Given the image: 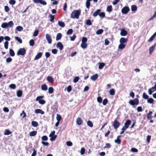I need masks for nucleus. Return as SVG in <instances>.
I'll return each mask as SVG.
<instances>
[{
	"mask_svg": "<svg viewBox=\"0 0 156 156\" xmlns=\"http://www.w3.org/2000/svg\"><path fill=\"white\" fill-rule=\"evenodd\" d=\"M37 131H34L30 132L29 133V135L31 136H34L37 134Z\"/></svg>",
	"mask_w": 156,
	"mask_h": 156,
	"instance_id": "24",
	"label": "nucleus"
},
{
	"mask_svg": "<svg viewBox=\"0 0 156 156\" xmlns=\"http://www.w3.org/2000/svg\"><path fill=\"white\" fill-rule=\"evenodd\" d=\"M121 140L117 138L116 140H115V143L120 144Z\"/></svg>",
	"mask_w": 156,
	"mask_h": 156,
	"instance_id": "63",
	"label": "nucleus"
},
{
	"mask_svg": "<svg viewBox=\"0 0 156 156\" xmlns=\"http://www.w3.org/2000/svg\"><path fill=\"white\" fill-rule=\"evenodd\" d=\"M26 53V50L24 48H20L17 51V55H24Z\"/></svg>",
	"mask_w": 156,
	"mask_h": 156,
	"instance_id": "4",
	"label": "nucleus"
},
{
	"mask_svg": "<svg viewBox=\"0 0 156 156\" xmlns=\"http://www.w3.org/2000/svg\"><path fill=\"white\" fill-rule=\"evenodd\" d=\"M131 121L129 119L127 120L124 124L125 126L124 127L127 128L128 127Z\"/></svg>",
	"mask_w": 156,
	"mask_h": 156,
	"instance_id": "17",
	"label": "nucleus"
},
{
	"mask_svg": "<svg viewBox=\"0 0 156 156\" xmlns=\"http://www.w3.org/2000/svg\"><path fill=\"white\" fill-rule=\"evenodd\" d=\"M98 77V75L97 74H94L90 77V79L93 80H96Z\"/></svg>",
	"mask_w": 156,
	"mask_h": 156,
	"instance_id": "22",
	"label": "nucleus"
},
{
	"mask_svg": "<svg viewBox=\"0 0 156 156\" xmlns=\"http://www.w3.org/2000/svg\"><path fill=\"white\" fill-rule=\"evenodd\" d=\"M112 10V7L111 5H109L107 7V10L108 12H111Z\"/></svg>",
	"mask_w": 156,
	"mask_h": 156,
	"instance_id": "43",
	"label": "nucleus"
},
{
	"mask_svg": "<svg viewBox=\"0 0 156 156\" xmlns=\"http://www.w3.org/2000/svg\"><path fill=\"white\" fill-rule=\"evenodd\" d=\"M39 3H40L43 5H45L47 4L46 2L42 0H40Z\"/></svg>",
	"mask_w": 156,
	"mask_h": 156,
	"instance_id": "48",
	"label": "nucleus"
},
{
	"mask_svg": "<svg viewBox=\"0 0 156 156\" xmlns=\"http://www.w3.org/2000/svg\"><path fill=\"white\" fill-rule=\"evenodd\" d=\"M156 90V89L154 87V86L152 87L151 88L149 89L148 90L149 94L150 95L152 93Z\"/></svg>",
	"mask_w": 156,
	"mask_h": 156,
	"instance_id": "13",
	"label": "nucleus"
},
{
	"mask_svg": "<svg viewBox=\"0 0 156 156\" xmlns=\"http://www.w3.org/2000/svg\"><path fill=\"white\" fill-rule=\"evenodd\" d=\"M15 39L20 44H21L22 43V40L19 37H15Z\"/></svg>",
	"mask_w": 156,
	"mask_h": 156,
	"instance_id": "36",
	"label": "nucleus"
},
{
	"mask_svg": "<svg viewBox=\"0 0 156 156\" xmlns=\"http://www.w3.org/2000/svg\"><path fill=\"white\" fill-rule=\"evenodd\" d=\"M41 88L42 90L46 91L48 89V87L46 84H44L41 86Z\"/></svg>",
	"mask_w": 156,
	"mask_h": 156,
	"instance_id": "19",
	"label": "nucleus"
},
{
	"mask_svg": "<svg viewBox=\"0 0 156 156\" xmlns=\"http://www.w3.org/2000/svg\"><path fill=\"white\" fill-rule=\"evenodd\" d=\"M156 17V11H155L154 15L148 20V21H151L153 20H154V18Z\"/></svg>",
	"mask_w": 156,
	"mask_h": 156,
	"instance_id": "28",
	"label": "nucleus"
},
{
	"mask_svg": "<svg viewBox=\"0 0 156 156\" xmlns=\"http://www.w3.org/2000/svg\"><path fill=\"white\" fill-rule=\"evenodd\" d=\"M12 132L11 131L8 129H6L5 130V132L4 133V134L5 135H9Z\"/></svg>",
	"mask_w": 156,
	"mask_h": 156,
	"instance_id": "33",
	"label": "nucleus"
},
{
	"mask_svg": "<svg viewBox=\"0 0 156 156\" xmlns=\"http://www.w3.org/2000/svg\"><path fill=\"white\" fill-rule=\"evenodd\" d=\"M120 35L122 36H125L127 34V31L124 29H122L120 30Z\"/></svg>",
	"mask_w": 156,
	"mask_h": 156,
	"instance_id": "11",
	"label": "nucleus"
},
{
	"mask_svg": "<svg viewBox=\"0 0 156 156\" xmlns=\"http://www.w3.org/2000/svg\"><path fill=\"white\" fill-rule=\"evenodd\" d=\"M42 53L41 52L38 53L36 56L34 60H36L39 59L42 56Z\"/></svg>",
	"mask_w": 156,
	"mask_h": 156,
	"instance_id": "15",
	"label": "nucleus"
},
{
	"mask_svg": "<svg viewBox=\"0 0 156 156\" xmlns=\"http://www.w3.org/2000/svg\"><path fill=\"white\" fill-rule=\"evenodd\" d=\"M86 24L87 25H92V23L91 22V20H87L86 22Z\"/></svg>",
	"mask_w": 156,
	"mask_h": 156,
	"instance_id": "59",
	"label": "nucleus"
},
{
	"mask_svg": "<svg viewBox=\"0 0 156 156\" xmlns=\"http://www.w3.org/2000/svg\"><path fill=\"white\" fill-rule=\"evenodd\" d=\"M16 29L19 31H22L23 29V27L21 26H17L16 27Z\"/></svg>",
	"mask_w": 156,
	"mask_h": 156,
	"instance_id": "41",
	"label": "nucleus"
},
{
	"mask_svg": "<svg viewBox=\"0 0 156 156\" xmlns=\"http://www.w3.org/2000/svg\"><path fill=\"white\" fill-rule=\"evenodd\" d=\"M97 101L98 102L101 103L102 101V99L101 97H98L97 98Z\"/></svg>",
	"mask_w": 156,
	"mask_h": 156,
	"instance_id": "61",
	"label": "nucleus"
},
{
	"mask_svg": "<svg viewBox=\"0 0 156 156\" xmlns=\"http://www.w3.org/2000/svg\"><path fill=\"white\" fill-rule=\"evenodd\" d=\"M46 38L49 44H51V43L52 39L51 38V37L50 34H46Z\"/></svg>",
	"mask_w": 156,
	"mask_h": 156,
	"instance_id": "9",
	"label": "nucleus"
},
{
	"mask_svg": "<svg viewBox=\"0 0 156 156\" xmlns=\"http://www.w3.org/2000/svg\"><path fill=\"white\" fill-rule=\"evenodd\" d=\"M137 9V7L135 5H132L131 6V10L134 12H135Z\"/></svg>",
	"mask_w": 156,
	"mask_h": 156,
	"instance_id": "16",
	"label": "nucleus"
},
{
	"mask_svg": "<svg viewBox=\"0 0 156 156\" xmlns=\"http://www.w3.org/2000/svg\"><path fill=\"white\" fill-rule=\"evenodd\" d=\"M82 120L80 118L78 117L77 119L76 120V122L78 125H81L82 124Z\"/></svg>",
	"mask_w": 156,
	"mask_h": 156,
	"instance_id": "14",
	"label": "nucleus"
},
{
	"mask_svg": "<svg viewBox=\"0 0 156 156\" xmlns=\"http://www.w3.org/2000/svg\"><path fill=\"white\" fill-rule=\"evenodd\" d=\"M47 80L51 83H53L54 81V79L51 76H48L47 77Z\"/></svg>",
	"mask_w": 156,
	"mask_h": 156,
	"instance_id": "21",
	"label": "nucleus"
},
{
	"mask_svg": "<svg viewBox=\"0 0 156 156\" xmlns=\"http://www.w3.org/2000/svg\"><path fill=\"white\" fill-rule=\"evenodd\" d=\"M85 150L83 147H82L80 151V154L81 155H83L84 154Z\"/></svg>",
	"mask_w": 156,
	"mask_h": 156,
	"instance_id": "53",
	"label": "nucleus"
},
{
	"mask_svg": "<svg viewBox=\"0 0 156 156\" xmlns=\"http://www.w3.org/2000/svg\"><path fill=\"white\" fill-rule=\"evenodd\" d=\"M139 103V100L137 98H135L134 100H131L129 101V103L132 105H137Z\"/></svg>",
	"mask_w": 156,
	"mask_h": 156,
	"instance_id": "5",
	"label": "nucleus"
},
{
	"mask_svg": "<svg viewBox=\"0 0 156 156\" xmlns=\"http://www.w3.org/2000/svg\"><path fill=\"white\" fill-rule=\"evenodd\" d=\"M91 1H89V0H87L86 2V7L89 9L90 8V2Z\"/></svg>",
	"mask_w": 156,
	"mask_h": 156,
	"instance_id": "30",
	"label": "nucleus"
},
{
	"mask_svg": "<svg viewBox=\"0 0 156 156\" xmlns=\"http://www.w3.org/2000/svg\"><path fill=\"white\" fill-rule=\"evenodd\" d=\"M156 36V32H155L150 37V38L148 40V42H150L152 41L155 37Z\"/></svg>",
	"mask_w": 156,
	"mask_h": 156,
	"instance_id": "27",
	"label": "nucleus"
},
{
	"mask_svg": "<svg viewBox=\"0 0 156 156\" xmlns=\"http://www.w3.org/2000/svg\"><path fill=\"white\" fill-rule=\"evenodd\" d=\"M103 32V30L102 29L98 30L96 32V34H101Z\"/></svg>",
	"mask_w": 156,
	"mask_h": 156,
	"instance_id": "42",
	"label": "nucleus"
},
{
	"mask_svg": "<svg viewBox=\"0 0 156 156\" xmlns=\"http://www.w3.org/2000/svg\"><path fill=\"white\" fill-rule=\"evenodd\" d=\"M87 124L88 126H90V127H92L93 126V124L92 123V122L90 121H89V120L87 122Z\"/></svg>",
	"mask_w": 156,
	"mask_h": 156,
	"instance_id": "40",
	"label": "nucleus"
},
{
	"mask_svg": "<svg viewBox=\"0 0 156 156\" xmlns=\"http://www.w3.org/2000/svg\"><path fill=\"white\" fill-rule=\"evenodd\" d=\"M73 30L72 29H70L67 32L66 34H67L69 35L71 34L72 33Z\"/></svg>",
	"mask_w": 156,
	"mask_h": 156,
	"instance_id": "57",
	"label": "nucleus"
},
{
	"mask_svg": "<svg viewBox=\"0 0 156 156\" xmlns=\"http://www.w3.org/2000/svg\"><path fill=\"white\" fill-rule=\"evenodd\" d=\"M127 41V38H125L123 37H121L120 39L119 42L120 44L118 47V49L119 51L122 50L125 48Z\"/></svg>",
	"mask_w": 156,
	"mask_h": 156,
	"instance_id": "1",
	"label": "nucleus"
},
{
	"mask_svg": "<svg viewBox=\"0 0 156 156\" xmlns=\"http://www.w3.org/2000/svg\"><path fill=\"white\" fill-rule=\"evenodd\" d=\"M120 125V123L115 119L114 122L113 126L115 129H116L119 127Z\"/></svg>",
	"mask_w": 156,
	"mask_h": 156,
	"instance_id": "10",
	"label": "nucleus"
},
{
	"mask_svg": "<svg viewBox=\"0 0 156 156\" xmlns=\"http://www.w3.org/2000/svg\"><path fill=\"white\" fill-rule=\"evenodd\" d=\"M39 33V30H35L34 33L33 34V36L34 37H36L37 36Z\"/></svg>",
	"mask_w": 156,
	"mask_h": 156,
	"instance_id": "50",
	"label": "nucleus"
},
{
	"mask_svg": "<svg viewBox=\"0 0 156 156\" xmlns=\"http://www.w3.org/2000/svg\"><path fill=\"white\" fill-rule=\"evenodd\" d=\"M62 37V34L61 33H58L57 35L56 40L57 41L59 40Z\"/></svg>",
	"mask_w": 156,
	"mask_h": 156,
	"instance_id": "32",
	"label": "nucleus"
},
{
	"mask_svg": "<svg viewBox=\"0 0 156 156\" xmlns=\"http://www.w3.org/2000/svg\"><path fill=\"white\" fill-rule=\"evenodd\" d=\"M58 24L59 26L62 27H64L65 26L64 22L61 21H58Z\"/></svg>",
	"mask_w": 156,
	"mask_h": 156,
	"instance_id": "23",
	"label": "nucleus"
},
{
	"mask_svg": "<svg viewBox=\"0 0 156 156\" xmlns=\"http://www.w3.org/2000/svg\"><path fill=\"white\" fill-rule=\"evenodd\" d=\"M108 102V100L107 99L105 98V99H104L103 100V102H102V103H103V105H106L107 104Z\"/></svg>",
	"mask_w": 156,
	"mask_h": 156,
	"instance_id": "49",
	"label": "nucleus"
},
{
	"mask_svg": "<svg viewBox=\"0 0 156 156\" xmlns=\"http://www.w3.org/2000/svg\"><path fill=\"white\" fill-rule=\"evenodd\" d=\"M35 112L36 113H40L42 115L44 114V113L43 111L39 109L35 110Z\"/></svg>",
	"mask_w": 156,
	"mask_h": 156,
	"instance_id": "18",
	"label": "nucleus"
},
{
	"mask_svg": "<svg viewBox=\"0 0 156 156\" xmlns=\"http://www.w3.org/2000/svg\"><path fill=\"white\" fill-rule=\"evenodd\" d=\"M32 125L34 127H37L38 125V123L37 122L34 121H33L32 122Z\"/></svg>",
	"mask_w": 156,
	"mask_h": 156,
	"instance_id": "37",
	"label": "nucleus"
},
{
	"mask_svg": "<svg viewBox=\"0 0 156 156\" xmlns=\"http://www.w3.org/2000/svg\"><path fill=\"white\" fill-rule=\"evenodd\" d=\"M99 69H101L105 66V64L103 63H99Z\"/></svg>",
	"mask_w": 156,
	"mask_h": 156,
	"instance_id": "35",
	"label": "nucleus"
},
{
	"mask_svg": "<svg viewBox=\"0 0 156 156\" xmlns=\"http://www.w3.org/2000/svg\"><path fill=\"white\" fill-rule=\"evenodd\" d=\"M87 43L82 42L81 45V47L83 49H85L87 48Z\"/></svg>",
	"mask_w": 156,
	"mask_h": 156,
	"instance_id": "25",
	"label": "nucleus"
},
{
	"mask_svg": "<svg viewBox=\"0 0 156 156\" xmlns=\"http://www.w3.org/2000/svg\"><path fill=\"white\" fill-rule=\"evenodd\" d=\"M30 45V46H34V42L33 40L31 39L29 41Z\"/></svg>",
	"mask_w": 156,
	"mask_h": 156,
	"instance_id": "46",
	"label": "nucleus"
},
{
	"mask_svg": "<svg viewBox=\"0 0 156 156\" xmlns=\"http://www.w3.org/2000/svg\"><path fill=\"white\" fill-rule=\"evenodd\" d=\"M9 87L10 88L15 89L16 88V86L15 84H11L9 85Z\"/></svg>",
	"mask_w": 156,
	"mask_h": 156,
	"instance_id": "52",
	"label": "nucleus"
},
{
	"mask_svg": "<svg viewBox=\"0 0 156 156\" xmlns=\"http://www.w3.org/2000/svg\"><path fill=\"white\" fill-rule=\"evenodd\" d=\"M50 21L54 22V16L50 14Z\"/></svg>",
	"mask_w": 156,
	"mask_h": 156,
	"instance_id": "44",
	"label": "nucleus"
},
{
	"mask_svg": "<svg viewBox=\"0 0 156 156\" xmlns=\"http://www.w3.org/2000/svg\"><path fill=\"white\" fill-rule=\"evenodd\" d=\"M99 16L102 18H104L105 16V13L104 12H101L99 14Z\"/></svg>",
	"mask_w": 156,
	"mask_h": 156,
	"instance_id": "51",
	"label": "nucleus"
},
{
	"mask_svg": "<svg viewBox=\"0 0 156 156\" xmlns=\"http://www.w3.org/2000/svg\"><path fill=\"white\" fill-rule=\"evenodd\" d=\"M129 8L128 6H125L121 10L122 12L124 14H126L129 11Z\"/></svg>",
	"mask_w": 156,
	"mask_h": 156,
	"instance_id": "8",
	"label": "nucleus"
},
{
	"mask_svg": "<svg viewBox=\"0 0 156 156\" xmlns=\"http://www.w3.org/2000/svg\"><path fill=\"white\" fill-rule=\"evenodd\" d=\"M16 2L15 0H10L9 1V3L10 4L13 5L15 4Z\"/></svg>",
	"mask_w": 156,
	"mask_h": 156,
	"instance_id": "54",
	"label": "nucleus"
},
{
	"mask_svg": "<svg viewBox=\"0 0 156 156\" xmlns=\"http://www.w3.org/2000/svg\"><path fill=\"white\" fill-rule=\"evenodd\" d=\"M143 97L144 99H147L149 97L144 92L143 94Z\"/></svg>",
	"mask_w": 156,
	"mask_h": 156,
	"instance_id": "47",
	"label": "nucleus"
},
{
	"mask_svg": "<svg viewBox=\"0 0 156 156\" xmlns=\"http://www.w3.org/2000/svg\"><path fill=\"white\" fill-rule=\"evenodd\" d=\"M154 101L153 99L152 98H149L148 99L147 101L148 103H152Z\"/></svg>",
	"mask_w": 156,
	"mask_h": 156,
	"instance_id": "58",
	"label": "nucleus"
},
{
	"mask_svg": "<svg viewBox=\"0 0 156 156\" xmlns=\"http://www.w3.org/2000/svg\"><path fill=\"white\" fill-rule=\"evenodd\" d=\"M9 42L7 41H5L4 43V47L6 49H7L8 48Z\"/></svg>",
	"mask_w": 156,
	"mask_h": 156,
	"instance_id": "55",
	"label": "nucleus"
},
{
	"mask_svg": "<svg viewBox=\"0 0 156 156\" xmlns=\"http://www.w3.org/2000/svg\"><path fill=\"white\" fill-rule=\"evenodd\" d=\"M14 25V23L12 21H10L8 23H4L1 25V27L4 28H8L9 27H11Z\"/></svg>",
	"mask_w": 156,
	"mask_h": 156,
	"instance_id": "3",
	"label": "nucleus"
},
{
	"mask_svg": "<svg viewBox=\"0 0 156 156\" xmlns=\"http://www.w3.org/2000/svg\"><path fill=\"white\" fill-rule=\"evenodd\" d=\"M9 54L10 55L12 56H13L15 55L14 51L12 49H10L9 50Z\"/></svg>",
	"mask_w": 156,
	"mask_h": 156,
	"instance_id": "34",
	"label": "nucleus"
},
{
	"mask_svg": "<svg viewBox=\"0 0 156 156\" xmlns=\"http://www.w3.org/2000/svg\"><path fill=\"white\" fill-rule=\"evenodd\" d=\"M57 47L60 50H62L63 48V46L62 43L59 42H58L57 44Z\"/></svg>",
	"mask_w": 156,
	"mask_h": 156,
	"instance_id": "12",
	"label": "nucleus"
},
{
	"mask_svg": "<svg viewBox=\"0 0 156 156\" xmlns=\"http://www.w3.org/2000/svg\"><path fill=\"white\" fill-rule=\"evenodd\" d=\"M37 154V151L35 150L34 149H33V152L31 156H35Z\"/></svg>",
	"mask_w": 156,
	"mask_h": 156,
	"instance_id": "64",
	"label": "nucleus"
},
{
	"mask_svg": "<svg viewBox=\"0 0 156 156\" xmlns=\"http://www.w3.org/2000/svg\"><path fill=\"white\" fill-rule=\"evenodd\" d=\"M100 9H97L96 11L94 12V13H93V15L94 16L96 17V16L98 15H99L100 12Z\"/></svg>",
	"mask_w": 156,
	"mask_h": 156,
	"instance_id": "20",
	"label": "nucleus"
},
{
	"mask_svg": "<svg viewBox=\"0 0 156 156\" xmlns=\"http://www.w3.org/2000/svg\"><path fill=\"white\" fill-rule=\"evenodd\" d=\"M66 144L67 146H71L73 145L72 143L70 141H68L66 142Z\"/></svg>",
	"mask_w": 156,
	"mask_h": 156,
	"instance_id": "60",
	"label": "nucleus"
},
{
	"mask_svg": "<svg viewBox=\"0 0 156 156\" xmlns=\"http://www.w3.org/2000/svg\"><path fill=\"white\" fill-rule=\"evenodd\" d=\"M54 91V89L53 87H50L48 88V92L49 94H52Z\"/></svg>",
	"mask_w": 156,
	"mask_h": 156,
	"instance_id": "38",
	"label": "nucleus"
},
{
	"mask_svg": "<svg viewBox=\"0 0 156 156\" xmlns=\"http://www.w3.org/2000/svg\"><path fill=\"white\" fill-rule=\"evenodd\" d=\"M152 112L151 111H149V113L147 114V117L148 119H151L152 118Z\"/></svg>",
	"mask_w": 156,
	"mask_h": 156,
	"instance_id": "26",
	"label": "nucleus"
},
{
	"mask_svg": "<svg viewBox=\"0 0 156 156\" xmlns=\"http://www.w3.org/2000/svg\"><path fill=\"white\" fill-rule=\"evenodd\" d=\"M61 119L62 117L61 116L58 114H57L56 116V119L57 121L60 122V121L61 120Z\"/></svg>",
	"mask_w": 156,
	"mask_h": 156,
	"instance_id": "39",
	"label": "nucleus"
},
{
	"mask_svg": "<svg viewBox=\"0 0 156 156\" xmlns=\"http://www.w3.org/2000/svg\"><path fill=\"white\" fill-rule=\"evenodd\" d=\"M154 48V46H152L151 47H150L149 48V52L150 54H151V53L153 52Z\"/></svg>",
	"mask_w": 156,
	"mask_h": 156,
	"instance_id": "31",
	"label": "nucleus"
},
{
	"mask_svg": "<svg viewBox=\"0 0 156 156\" xmlns=\"http://www.w3.org/2000/svg\"><path fill=\"white\" fill-rule=\"evenodd\" d=\"M17 95L18 97H20L22 95V92L21 90H19L17 91Z\"/></svg>",
	"mask_w": 156,
	"mask_h": 156,
	"instance_id": "29",
	"label": "nucleus"
},
{
	"mask_svg": "<svg viewBox=\"0 0 156 156\" xmlns=\"http://www.w3.org/2000/svg\"><path fill=\"white\" fill-rule=\"evenodd\" d=\"M109 93L110 95H113L115 94V91L114 89H112L109 91Z\"/></svg>",
	"mask_w": 156,
	"mask_h": 156,
	"instance_id": "45",
	"label": "nucleus"
},
{
	"mask_svg": "<svg viewBox=\"0 0 156 156\" xmlns=\"http://www.w3.org/2000/svg\"><path fill=\"white\" fill-rule=\"evenodd\" d=\"M23 115V118H24V117H25L26 116V114L25 112H24V111H23L22 112L20 113L21 116H22Z\"/></svg>",
	"mask_w": 156,
	"mask_h": 156,
	"instance_id": "62",
	"label": "nucleus"
},
{
	"mask_svg": "<svg viewBox=\"0 0 156 156\" xmlns=\"http://www.w3.org/2000/svg\"><path fill=\"white\" fill-rule=\"evenodd\" d=\"M55 131H53L49 134V136L51 138L50 139L51 141H52L54 140L57 137V136L56 135H55Z\"/></svg>",
	"mask_w": 156,
	"mask_h": 156,
	"instance_id": "6",
	"label": "nucleus"
},
{
	"mask_svg": "<svg viewBox=\"0 0 156 156\" xmlns=\"http://www.w3.org/2000/svg\"><path fill=\"white\" fill-rule=\"evenodd\" d=\"M42 140L43 141H47L48 140V137L46 136H44L42 137Z\"/></svg>",
	"mask_w": 156,
	"mask_h": 156,
	"instance_id": "56",
	"label": "nucleus"
},
{
	"mask_svg": "<svg viewBox=\"0 0 156 156\" xmlns=\"http://www.w3.org/2000/svg\"><path fill=\"white\" fill-rule=\"evenodd\" d=\"M81 10L80 9L73 10L71 14V18L72 19L76 18L78 19L80 15Z\"/></svg>",
	"mask_w": 156,
	"mask_h": 156,
	"instance_id": "2",
	"label": "nucleus"
},
{
	"mask_svg": "<svg viewBox=\"0 0 156 156\" xmlns=\"http://www.w3.org/2000/svg\"><path fill=\"white\" fill-rule=\"evenodd\" d=\"M43 97V96H42L37 97L36 99V100L37 101H39V103L40 104L43 105L45 103V102L44 100L42 99Z\"/></svg>",
	"mask_w": 156,
	"mask_h": 156,
	"instance_id": "7",
	"label": "nucleus"
}]
</instances>
